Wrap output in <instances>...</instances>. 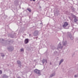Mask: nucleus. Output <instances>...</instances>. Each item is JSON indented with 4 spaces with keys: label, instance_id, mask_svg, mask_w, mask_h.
<instances>
[{
    "label": "nucleus",
    "instance_id": "obj_24",
    "mask_svg": "<svg viewBox=\"0 0 78 78\" xmlns=\"http://www.w3.org/2000/svg\"><path fill=\"white\" fill-rule=\"evenodd\" d=\"M56 53H57V52H56Z\"/></svg>",
    "mask_w": 78,
    "mask_h": 78
},
{
    "label": "nucleus",
    "instance_id": "obj_10",
    "mask_svg": "<svg viewBox=\"0 0 78 78\" xmlns=\"http://www.w3.org/2000/svg\"><path fill=\"white\" fill-rule=\"evenodd\" d=\"M64 61V59H62L60 61V62L59 63V65H60L61 64L62 62Z\"/></svg>",
    "mask_w": 78,
    "mask_h": 78
},
{
    "label": "nucleus",
    "instance_id": "obj_9",
    "mask_svg": "<svg viewBox=\"0 0 78 78\" xmlns=\"http://www.w3.org/2000/svg\"><path fill=\"white\" fill-rule=\"evenodd\" d=\"M63 45H67V41H65V42H62Z\"/></svg>",
    "mask_w": 78,
    "mask_h": 78
},
{
    "label": "nucleus",
    "instance_id": "obj_21",
    "mask_svg": "<svg viewBox=\"0 0 78 78\" xmlns=\"http://www.w3.org/2000/svg\"><path fill=\"white\" fill-rule=\"evenodd\" d=\"M34 62H36V60H34Z\"/></svg>",
    "mask_w": 78,
    "mask_h": 78
},
{
    "label": "nucleus",
    "instance_id": "obj_1",
    "mask_svg": "<svg viewBox=\"0 0 78 78\" xmlns=\"http://www.w3.org/2000/svg\"><path fill=\"white\" fill-rule=\"evenodd\" d=\"M34 72L38 75H41V72L40 70L37 69H35L34 70Z\"/></svg>",
    "mask_w": 78,
    "mask_h": 78
},
{
    "label": "nucleus",
    "instance_id": "obj_11",
    "mask_svg": "<svg viewBox=\"0 0 78 78\" xmlns=\"http://www.w3.org/2000/svg\"><path fill=\"white\" fill-rule=\"evenodd\" d=\"M55 73H54L53 74H51V75L50 76V77H53V76H55Z\"/></svg>",
    "mask_w": 78,
    "mask_h": 78
},
{
    "label": "nucleus",
    "instance_id": "obj_18",
    "mask_svg": "<svg viewBox=\"0 0 78 78\" xmlns=\"http://www.w3.org/2000/svg\"><path fill=\"white\" fill-rule=\"evenodd\" d=\"M2 71L0 70V74H2Z\"/></svg>",
    "mask_w": 78,
    "mask_h": 78
},
{
    "label": "nucleus",
    "instance_id": "obj_3",
    "mask_svg": "<svg viewBox=\"0 0 78 78\" xmlns=\"http://www.w3.org/2000/svg\"><path fill=\"white\" fill-rule=\"evenodd\" d=\"M69 25L68 23L67 22H65L64 23V25H63V27H66Z\"/></svg>",
    "mask_w": 78,
    "mask_h": 78
},
{
    "label": "nucleus",
    "instance_id": "obj_16",
    "mask_svg": "<svg viewBox=\"0 0 78 78\" xmlns=\"http://www.w3.org/2000/svg\"><path fill=\"white\" fill-rule=\"evenodd\" d=\"M27 10H28V11H29V12H31V9H29V8H28L27 9Z\"/></svg>",
    "mask_w": 78,
    "mask_h": 78
},
{
    "label": "nucleus",
    "instance_id": "obj_20",
    "mask_svg": "<svg viewBox=\"0 0 78 78\" xmlns=\"http://www.w3.org/2000/svg\"><path fill=\"white\" fill-rule=\"evenodd\" d=\"M11 37H12V38H14V36H11Z\"/></svg>",
    "mask_w": 78,
    "mask_h": 78
},
{
    "label": "nucleus",
    "instance_id": "obj_22",
    "mask_svg": "<svg viewBox=\"0 0 78 78\" xmlns=\"http://www.w3.org/2000/svg\"><path fill=\"white\" fill-rule=\"evenodd\" d=\"M33 1H35L36 0H33Z\"/></svg>",
    "mask_w": 78,
    "mask_h": 78
},
{
    "label": "nucleus",
    "instance_id": "obj_14",
    "mask_svg": "<svg viewBox=\"0 0 78 78\" xmlns=\"http://www.w3.org/2000/svg\"><path fill=\"white\" fill-rule=\"evenodd\" d=\"M17 62L18 64H19V65H20L21 64L20 62V61H17Z\"/></svg>",
    "mask_w": 78,
    "mask_h": 78
},
{
    "label": "nucleus",
    "instance_id": "obj_8",
    "mask_svg": "<svg viewBox=\"0 0 78 78\" xmlns=\"http://www.w3.org/2000/svg\"><path fill=\"white\" fill-rule=\"evenodd\" d=\"M42 62L43 64H44V63H45H45L46 64V63H47V60L43 59L42 61Z\"/></svg>",
    "mask_w": 78,
    "mask_h": 78
},
{
    "label": "nucleus",
    "instance_id": "obj_17",
    "mask_svg": "<svg viewBox=\"0 0 78 78\" xmlns=\"http://www.w3.org/2000/svg\"><path fill=\"white\" fill-rule=\"evenodd\" d=\"M21 51H23V49L22 48L20 49Z\"/></svg>",
    "mask_w": 78,
    "mask_h": 78
},
{
    "label": "nucleus",
    "instance_id": "obj_2",
    "mask_svg": "<svg viewBox=\"0 0 78 78\" xmlns=\"http://www.w3.org/2000/svg\"><path fill=\"white\" fill-rule=\"evenodd\" d=\"M62 47H63L62 46V45H61V43H60L58 46L57 49L58 50L59 48L62 49Z\"/></svg>",
    "mask_w": 78,
    "mask_h": 78
},
{
    "label": "nucleus",
    "instance_id": "obj_23",
    "mask_svg": "<svg viewBox=\"0 0 78 78\" xmlns=\"http://www.w3.org/2000/svg\"><path fill=\"white\" fill-rule=\"evenodd\" d=\"M2 41H3V40H2Z\"/></svg>",
    "mask_w": 78,
    "mask_h": 78
},
{
    "label": "nucleus",
    "instance_id": "obj_13",
    "mask_svg": "<svg viewBox=\"0 0 78 78\" xmlns=\"http://www.w3.org/2000/svg\"><path fill=\"white\" fill-rule=\"evenodd\" d=\"M3 78H8V77L6 75H4L3 76Z\"/></svg>",
    "mask_w": 78,
    "mask_h": 78
},
{
    "label": "nucleus",
    "instance_id": "obj_19",
    "mask_svg": "<svg viewBox=\"0 0 78 78\" xmlns=\"http://www.w3.org/2000/svg\"><path fill=\"white\" fill-rule=\"evenodd\" d=\"M74 77H78V76L76 75H75L74 76Z\"/></svg>",
    "mask_w": 78,
    "mask_h": 78
},
{
    "label": "nucleus",
    "instance_id": "obj_4",
    "mask_svg": "<svg viewBox=\"0 0 78 78\" xmlns=\"http://www.w3.org/2000/svg\"><path fill=\"white\" fill-rule=\"evenodd\" d=\"M8 49L9 51H12L14 50V48L13 47H9V48H8Z\"/></svg>",
    "mask_w": 78,
    "mask_h": 78
},
{
    "label": "nucleus",
    "instance_id": "obj_7",
    "mask_svg": "<svg viewBox=\"0 0 78 78\" xmlns=\"http://www.w3.org/2000/svg\"><path fill=\"white\" fill-rule=\"evenodd\" d=\"M29 41V40L28 39H26L25 40V44H27L28 43V41Z\"/></svg>",
    "mask_w": 78,
    "mask_h": 78
},
{
    "label": "nucleus",
    "instance_id": "obj_15",
    "mask_svg": "<svg viewBox=\"0 0 78 78\" xmlns=\"http://www.w3.org/2000/svg\"><path fill=\"white\" fill-rule=\"evenodd\" d=\"M1 54L2 56V57H4V56H5V55H3V53H2Z\"/></svg>",
    "mask_w": 78,
    "mask_h": 78
},
{
    "label": "nucleus",
    "instance_id": "obj_6",
    "mask_svg": "<svg viewBox=\"0 0 78 78\" xmlns=\"http://www.w3.org/2000/svg\"><path fill=\"white\" fill-rule=\"evenodd\" d=\"M68 33L69 34V37L71 39V40H73V37H72V35H71L70 33Z\"/></svg>",
    "mask_w": 78,
    "mask_h": 78
},
{
    "label": "nucleus",
    "instance_id": "obj_12",
    "mask_svg": "<svg viewBox=\"0 0 78 78\" xmlns=\"http://www.w3.org/2000/svg\"><path fill=\"white\" fill-rule=\"evenodd\" d=\"M74 22H77V21H78V19L76 18H74Z\"/></svg>",
    "mask_w": 78,
    "mask_h": 78
},
{
    "label": "nucleus",
    "instance_id": "obj_5",
    "mask_svg": "<svg viewBox=\"0 0 78 78\" xmlns=\"http://www.w3.org/2000/svg\"><path fill=\"white\" fill-rule=\"evenodd\" d=\"M38 33H39V31L37 30L35 31L34 32V36H37L38 35Z\"/></svg>",
    "mask_w": 78,
    "mask_h": 78
}]
</instances>
